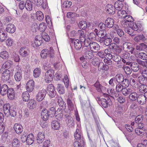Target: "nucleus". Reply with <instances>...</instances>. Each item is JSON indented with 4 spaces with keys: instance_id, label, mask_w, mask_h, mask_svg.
Returning a JSON list of instances; mask_svg holds the SVG:
<instances>
[{
    "instance_id": "nucleus-9",
    "label": "nucleus",
    "mask_w": 147,
    "mask_h": 147,
    "mask_svg": "<svg viewBox=\"0 0 147 147\" xmlns=\"http://www.w3.org/2000/svg\"><path fill=\"white\" fill-rule=\"evenodd\" d=\"M47 93L45 89H42L39 90L36 95V99L37 101L40 102L45 98Z\"/></svg>"
},
{
    "instance_id": "nucleus-47",
    "label": "nucleus",
    "mask_w": 147,
    "mask_h": 147,
    "mask_svg": "<svg viewBox=\"0 0 147 147\" xmlns=\"http://www.w3.org/2000/svg\"><path fill=\"white\" fill-rule=\"evenodd\" d=\"M37 19L39 21H42L43 19L44 16L43 13L40 11H37L36 13Z\"/></svg>"
},
{
    "instance_id": "nucleus-49",
    "label": "nucleus",
    "mask_w": 147,
    "mask_h": 147,
    "mask_svg": "<svg viewBox=\"0 0 147 147\" xmlns=\"http://www.w3.org/2000/svg\"><path fill=\"white\" fill-rule=\"evenodd\" d=\"M93 85L96 88V89L98 92H102L101 88L102 86L100 84L98 81H97Z\"/></svg>"
},
{
    "instance_id": "nucleus-38",
    "label": "nucleus",
    "mask_w": 147,
    "mask_h": 147,
    "mask_svg": "<svg viewBox=\"0 0 147 147\" xmlns=\"http://www.w3.org/2000/svg\"><path fill=\"white\" fill-rule=\"evenodd\" d=\"M22 97L23 101H28L30 99V95L28 91L24 92L22 95Z\"/></svg>"
},
{
    "instance_id": "nucleus-42",
    "label": "nucleus",
    "mask_w": 147,
    "mask_h": 147,
    "mask_svg": "<svg viewBox=\"0 0 147 147\" xmlns=\"http://www.w3.org/2000/svg\"><path fill=\"white\" fill-rule=\"evenodd\" d=\"M0 56L3 59H7L9 57V53L6 51H4L1 52Z\"/></svg>"
},
{
    "instance_id": "nucleus-39",
    "label": "nucleus",
    "mask_w": 147,
    "mask_h": 147,
    "mask_svg": "<svg viewBox=\"0 0 147 147\" xmlns=\"http://www.w3.org/2000/svg\"><path fill=\"white\" fill-rule=\"evenodd\" d=\"M131 57H131V58H133L132 59L133 60V61H131L129 62L131 64H132L133 63H136V64H137L138 63L140 65L143 64H144L145 63V62L144 63L143 61H141L139 59H135V57H132V56H131Z\"/></svg>"
},
{
    "instance_id": "nucleus-21",
    "label": "nucleus",
    "mask_w": 147,
    "mask_h": 147,
    "mask_svg": "<svg viewBox=\"0 0 147 147\" xmlns=\"http://www.w3.org/2000/svg\"><path fill=\"white\" fill-rule=\"evenodd\" d=\"M57 100L58 104L59 106V109L61 110L64 109L66 108V104L63 100L61 97L58 96Z\"/></svg>"
},
{
    "instance_id": "nucleus-4",
    "label": "nucleus",
    "mask_w": 147,
    "mask_h": 147,
    "mask_svg": "<svg viewBox=\"0 0 147 147\" xmlns=\"http://www.w3.org/2000/svg\"><path fill=\"white\" fill-rule=\"evenodd\" d=\"M134 18L130 15H127L125 17L123 20L121 21V25L123 27H127L128 26H131L134 22Z\"/></svg>"
},
{
    "instance_id": "nucleus-1",
    "label": "nucleus",
    "mask_w": 147,
    "mask_h": 147,
    "mask_svg": "<svg viewBox=\"0 0 147 147\" xmlns=\"http://www.w3.org/2000/svg\"><path fill=\"white\" fill-rule=\"evenodd\" d=\"M11 65H2L0 69L2 73V79L3 81H7L9 82V79L10 77V71L9 69L11 67Z\"/></svg>"
},
{
    "instance_id": "nucleus-11",
    "label": "nucleus",
    "mask_w": 147,
    "mask_h": 147,
    "mask_svg": "<svg viewBox=\"0 0 147 147\" xmlns=\"http://www.w3.org/2000/svg\"><path fill=\"white\" fill-rule=\"evenodd\" d=\"M71 42L74 43V48L77 50H79L82 47V42L79 39H75L74 38H70Z\"/></svg>"
},
{
    "instance_id": "nucleus-30",
    "label": "nucleus",
    "mask_w": 147,
    "mask_h": 147,
    "mask_svg": "<svg viewBox=\"0 0 147 147\" xmlns=\"http://www.w3.org/2000/svg\"><path fill=\"white\" fill-rule=\"evenodd\" d=\"M134 40L137 42H139L140 40H142L146 42V41L147 40L145 39L144 36L142 34L138 35L136 36L134 38Z\"/></svg>"
},
{
    "instance_id": "nucleus-44",
    "label": "nucleus",
    "mask_w": 147,
    "mask_h": 147,
    "mask_svg": "<svg viewBox=\"0 0 147 147\" xmlns=\"http://www.w3.org/2000/svg\"><path fill=\"white\" fill-rule=\"evenodd\" d=\"M87 22L84 21L80 22L78 24V26L82 30H84L87 27Z\"/></svg>"
},
{
    "instance_id": "nucleus-58",
    "label": "nucleus",
    "mask_w": 147,
    "mask_h": 147,
    "mask_svg": "<svg viewBox=\"0 0 147 147\" xmlns=\"http://www.w3.org/2000/svg\"><path fill=\"white\" fill-rule=\"evenodd\" d=\"M46 24L42 22L40 23L39 26L38 30L40 32H43L46 30Z\"/></svg>"
},
{
    "instance_id": "nucleus-31",
    "label": "nucleus",
    "mask_w": 147,
    "mask_h": 147,
    "mask_svg": "<svg viewBox=\"0 0 147 147\" xmlns=\"http://www.w3.org/2000/svg\"><path fill=\"white\" fill-rule=\"evenodd\" d=\"M57 90L60 94H63L65 93V90L64 86L61 84H57Z\"/></svg>"
},
{
    "instance_id": "nucleus-24",
    "label": "nucleus",
    "mask_w": 147,
    "mask_h": 147,
    "mask_svg": "<svg viewBox=\"0 0 147 147\" xmlns=\"http://www.w3.org/2000/svg\"><path fill=\"white\" fill-rule=\"evenodd\" d=\"M13 128L15 132L18 134H20L23 131L22 127L19 123L15 124Z\"/></svg>"
},
{
    "instance_id": "nucleus-23",
    "label": "nucleus",
    "mask_w": 147,
    "mask_h": 147,
    "mask_svg": "<svg viewBox=\"0 0 147 147\" xmlns=\"http://www.w3.org/2000/svg\"><path fill=\"white\" fill-rule=\"evenodd\" d=\"M131 93L129 94V98L131 102H134L136 101L138 98V95L137 93L134 91L133 90L131 91Z\"/></svg>"
},
{
    "instance_id": "nucleus-29",
    "label": "nucleus",
    "mask_w": 147,
    "mask_h": 147,
    "mask_svg": "<svg viewBox=\"0 0 147 147\" xmlns=\"http://www.w3.org/2000/svg\"><path fill=\"white\" fill-rule=\"evenodd\" d=\"M137 100L138 102L140 105L144 104L146 102V98H144L143 94H142L138 96Z\"/></svg>"
},
{
    "instance_id": "nucleus-57",
    "label": "nucleus",
    "mask_w": 147,
    "mask_h": 147,
    "mask_svg": "<svg viewBox=\"0 0 147 147\" xmlns=\"http://www.w3.org/2000/svg\"><path fill=\"white\" fill-rule=\"evenodd\" d=\"M41 73V70L38 68L35 69L33 71V76L34 77L36 78L38 77Z\"/></svg>"
},
{
    "instance_id": "nucleus-26",
    "label": "nucleus",
    "mask_w": 147,
    "mask_h": 147,
    "mask_svg": "<svg viewBox=\"0 0 147 147\" xmlns=\"http://www.w3.org/2000/svg\"><path fill=\"white\" fill-rule=\"evenodd\" d=\"M3 107L4 114L6 116L8 117V114H9V112L11 108L10 105L9 103H6L4 104Z\"/></svg>"
},
{
    "instance_id": "nucleus-22",
    "label": "nucleus",
    "mask_w": 147,
    "mask_h": 147,
    "mask_svg": "<svg viewBox=\"0 0 147 147\" xmlns=\"http://www.w3.org/2000/svg\"><path fill=\"white\" fill-rule=\"evenodd\" d=\"M107 12L110 14H114L115 13V9L112 5L108 4L106 7Z\"/></svg>"
},
{
    "instance_id": "nucleus-64",
    "label": "nucleus",
    "mask_w": 147,
    "mask_h": 147,
    "mask_svg": "<svg viewBox=\"0 0 147 147\" xmlns=\"http://www.w3.org/2000/svg\"><path fill=\"white\" fill-rule=\"evenodd\" d=\"M42 38L46 42H48L50 40V38L49 35L47 33L45 32L42 33L41 39Z\"/></svg>"
},
{
    "instance_id": "nucleus-40",
    "label": "nucleus",
    "mask_w": 147,
    "mask_h": 147,
    "mask_svg": "<svg viewBox=\"0 0 147 147\" xmlns=\"http://www.w3.org/2000/svg\"><path fill=\"white\" fill-rule=\"evenodd\" d=\"M7 35L5 32L3 30L0 31V41H4L7 38Z\"/></svg>"
},
{
    "instance_id": "nucleus-48",
    "label": "nucleus",
    "mask_w": 147,
    "mask_h": 147,
    "mask_svg": "<svg viewBox=\"0 0 147 147\" xmlns=\"http://www.w3.org/2000/svg\"><path fill=\"white\" fill-rule=\"evenodd\" d=\"M48 111L50 117H54L57 114V111H56L54 107H51L50 108Z\"/></svg>"
},
{
    "instance_id": "nucleus-45",
    "label": "nucleus",
    "mask_w": 147,
    "mask_h": 147,
    "mask_svg": "<svg viewBox=\"0 0 147 147\" xmlns=\"http://www.w3.org/2000/svg\"><path fill=\"white\" fill-rule=\"evenodd\" d=\"M36 102L33 99H31L29 101L28 104V105L30 109H32L36 107Z\"/></svg>"
},
{
    "instance_id": "nucleus-55",
    "label": "nucleus",
    "mask_w": 147,
    "mask_h": 147,
    "mask_svg": "<svg viewBox=\"0 0 147 147\" xmlns=\"http://www.w3.org/2000/svg\"><path fill=\"white\" fill-rule=\"evenodd\" d=\"M117 13L118 15L120 18L123 19L127 15V13L125 11L122 10L118 11Z\"/></svg>"
},
{
    "instance_id": "nucleus-35",
    "label": "nucleus",
    "mask_w": 147,
    "mask_h": 147,
    "mask_svg": "<svg viewBox=\"0 0 147 147\" xmlns=\"http://www.w3.org/2000/svg\"><path fill=\"white\" fill-rule=\"evenodd\" d=\"M36 5L38 7L41 6V7L45 9L46 7L47 3L46 2H44L43 0H37Z\"/></svg>"
},
{
    "instance_id": "nucleus-16",
    "label": "nucleus",
    "mask_w": 147,
    "mask_h": 147,
    "mask_svg": "<svg viewBox=\"0 0 147 147\" xmlns=\"http://www.w3.org/2000/svg\"><path fill=\"white\" fill-rule=\"evenodd\" d=\"M50 117L48 111L46 109H43L41 112V118L44 121H47Z\"/></svg>"
},
{
    "instance_id": "nucleus-19",
    "label": "nucleus",
    "mask_w": 147,
    "mask_h": 147,
    "mask_svg": "<svg viewBox=\"0 0 147 147\" xmlns=\"http://www.w3.org/2000/svg\"><path fill=\"white\" fill-rule=\"evenodd\" d=\"M9 88L7 85L5 84L3 85L0 88V93L3 96L5 95L8 90Z\"/></svg>"
},
{
    "instance_id": "nucleus-53",
    "label": "nucleus",
    "mask_w": 147,
    "mask_h": 147,
    "mask_svg": "<svg viewBox=\"0 0 147 147\" xmlns=\"http://www.w3.org/2000/svg\"><path fill=\"white\" fill-rule=\"evenodd\" d=\"M12 144L13 147H20V142L18 139L15 138L12 141Z\"/></svg>"
},
{
    "instance_id": "nucleus-10",
    "label": "nucleus",
    "mask_w": 147,
    "mask_h": 147,
    "mask_svg": "<svg viewBox=\"0 0 147 147\" xmlns=\"http://www.w3.org/2000/svg\"><path fill=\"white\" fill-rule=\"evenodd\" d=\"M35 3L34 0H27L26 2V8L28 11H31L32 8L35 5Z\"/></svg>"
},
{
    "instance_id": "nucleus-54",
    "label": "nucleus",
    "mask_w": 147,
    "mask_h": 147,
    "mask_svg": "<svg viewBox=\"0 0 147 147\" xmlns=\"http://www.w3.org/2000/svg\"><path fill=\"white\" fill-rule=\"evenodd\" d=\"M123 4H120L117 2H116L115 3L114 7L115 10H116L119 11L121 10L123 7Z\"/></svg>"
},
{
    "instance_id": "nucleus-36",
    "label": "nucleus",
    "mask_w": 147,
    "mask_h": 147,
    "mask_svg": "<svg viewBox=\"0 0 147 147\" xmlns=\"http://www.w3.org/2000/svg\"><path fill=\"white\" fill-rule=\"evenodd\" d=\"M63 110H61L58 108L57 111L56 115H55L56 118L58 120H60L62 118L63 116Z\"/></svg>"
},
{
    "instance_id": "nucleus-50",
    "label": "nucleus",
    "mask_w": 147,
    "mask_h": 147,
    "mask_svg": "<svg viewBox=\"0 0 147 147\" xmlns=\"http://www.w3.org/2000/svg\"><path fill=\"white\" fill-rule=\"evenodd\" d=\"M49 51L48 49H43L41 52L40 56L42 58H45L48 56Z\"/></svg>"
},
{
    "instance_id": "nucleus-43",
    "label": "nucleus",
    "mask_w": 147,
    "mask_h": 147,
    "mask_svg": "<svg viewBox=\"0 0 147 147\" xmlns=\"http://www.w3.org/2000/svg\"><path fill=\"white\" fill-rule=\"evenodd\" d=\"M105 54L106 55V56L107 57L108 59H111L112 57V53L111 49H106L104 51Z\"/></svg>"
},
{
    "instance_id": "nucleus-2",
    "label": "nucleus",
    "mask_w": 147,
    "mask_h": 147,
    "mask_svg": "<svg viewBox=\"0 0 147 147\" xmlns=\"http://www.w3.org/2000/svg\"><path fill=\"white\" fill-rule=\"evenodd\" d=\"M50 65H45L44 68L45 70H48L46 72L45 75V82L48 83L51 82L53 80L54 71L52 69H49Z\"/></svg>"
},
{
    "instance_id": "nucleus-63",
    "label": "nucleus",
    "mask_w": 147,
    "mask_h": 147,
    "mask_svg": "<svg viewBox=\"0 0 147 147\" xmlns=\"http://www.w3.org/2000/svg\"><path fill=\"white\" fill-rule=\"evenodd\" d=\"M106 30H100L97 36L98 37H106Z\"/></svg>"
},
{
    "instance_id": "nucleus-61",
    "label": "nucleus",
    "mask_w": 147,
    "mask_h": 147,
    "mask_svg": "<svg viewBox=\"0 0 147 147\" xmlns=\"http://www.w3.org/2000/svg\"><path fill=\"white\" fill-rule=\"evenodd\" d=\"M98 68L100 71H107L109 68L108 65H98Z\"/></svg>"
},
{
    "instance_id": "nucleus-12",
    "label": "nucleus",
    "mask_w": 147,
    "mask_h": 147,
    "mask_svg": "<svg viewBox=\"0 0 147 147\" xmlns=\"http://www.w3.org/2000/svg\"><path fill=\"white\" fill-rule=\"evenodd\" d=\"M90 47L91 51L94 53L97 52L100 49V46L97 43L92 42Z\"/></svg>"
},
{
    "instance_id": "nucleus-52",
    "label": "nucleus",
    "mask_w": 147,
    "mask_h": 147,
    "mask_svg": "<svg viewBox=\"0 0 147 147\" xmlns=\"http://www.w3.org/2000/svg\"><path fill=\"white\" fill-rule=\"evenodd\" d=\"M67 120V123L69 126H73L74 125V120L70 116L68 115L66 117Z\"/></svg>"
},
{
    "instance_id": "nucleus-33",
    "label": "nucleus",
    "mask_w": 147,
    "mask_h": 147,
    "mask_svg": "<svg viewBox=\"0 0 147 147\" xmlns=\"http://www.w3.org/2000/svg\"><path fill=\"white\" fill-rule=\"evenodd\" d=\"M51 126L53 129L58 130L60 128V124L58 121L56 120H53L52 122Z\"/></svg>"
},
{
    "instance_id": "nucleus-60",
    "label": "nucleus",
    "mask_w": 147,
    "mask_h": 147,
    "mask_svg": "<svg viewBox=\"0 0 147 147\" xmlns=\"http://www.w3.org/2000/svg\"><path fill=\"white\" fill-rule=\"evenodd\" d=\"M121 84L124 88H127L129 86V80L127 78L124 79L121 82Z\"/></svg>"
},
{
    "instance_id": "nucleus-62",
    "label": "nucleus",
    "mask_w": 147,
    "mask_h": 147,
    "mask_svg": "<svg viewBox=\"0 0 147 147\" xmlns=\"http://www.w3.org/2000/svg\"><path fill=\"white\" fill-rule=\"evenodd\" d=\"M145 129L136 128L135 129L136 133L138 135H143L144 134Z\"/></svg>"
},
{
    "instance_id": "nucleus-8",
    "label": "nucleus",
    "mask_w": 147,
    "mask_h": 147,
    "mask_svg": "<svg viewBox=\"0 0 147 147\" xmlns=\"http://www.w3.org/2000/svg\"><path fill=\"white\" fill-rule=\"evenodd\" d=\"M47 91V93L51 98L54 97L56 93L54 86L52 84H50L48 86Z\"/></svg>"
},
{
    "instance_id": "nucleus-20",
    "label": "nucleus",
    "mask_w": 147,
    "mask_h": 147,
    "mask_svg": "<svg viewBox=\"0 0 147 147\" xmlns=\"http://www.w3.org/2000/svg\"><path fill=\"white\" fill-rule=\"evenodd\" d=\"M107 28H111L114 26V20L111 18H108L105 21Z\"/></svg>"
},
{
    "instance_id": "nucleus-51",
    "label": "nucleus",
    "mask_w": 147,
    "mask_h": 147,
    "mask_svg": "<svg viewBox=\"0 0 147 147\" xmlns=\"http://www.w3.org/2000/svg\"><path fill=\"white\" fill-rule=\"evenodd\" d=\"M67 103L69 110H72L74 109V105L70 98L68 97L67 99Z\"/></svg>"
},
{
    "instance_id": "nucleus-59",
    "label": "nucleus",
    "mask_w": 147,
    "mask_h": 147,
    "mask_svg": "<svg viewBox=\"0 0 147 147\" xmlns=\"http://www.w3.org/2000/svg\"><path fill=\"white\" fill-rule=\"evenodd\" d=\"M81 42H84V45L86 47L89 46V47L91 45V44L92 42L91 40L89 38H86L84 39V40L83 41Z\"/></svg>"
},
{
    "instance_id": "nucleus-17",
    "label": "nucleus",
    "mask_w": 147,
    "mask_h": 147,
    "mask_svg": "<svg viewBox=\"0 0 147 147\" xmlns=\"http://www.w3.org/2000/svg\"><path fill=\"white\" fill-rule=\"evenodd\" d=\"M45 137L44 132H40L38 133L36 137V140L37 143L39 144H41L43 141Z\"/></svg>"
},
{
    "instance_id": "nucleus-18",
    "label": "nucleus",
    "mask_w": 147,
    "mask_h": 147,
    "mask_svg": "<svg viewBox=\"0 0 147 147\" xmlns=\"http://www.w3.org/2000/svg\"><path fill=\"white\" fill-rule=\"evenodd\" d=\"M16 30V27L15 26L12 24H8L6 28V31L11 34L14 33Z\"/></svg>"
},
{
    "instance_id": "nucleus-6",
    "label": "nucleus",
    "mask_w": 147,
    "mask_h": 147,
    "mask_svg": "<svg viewBox=\"0 0 147 147\" xmlns=\"http://www.w3.org/2000/svg\"><path fill=\"white\" fill-rule=\"evenodd\" d=\"M124 50L127 51L131 54L134 53L135 52V48L133 47L132 44L129 42H125L124 43L123 45Z\"/></svg>"
},
{
    "instance_id": "nucleus-27",
    "label": "nucleus",
    "mask_w": 147,
    "mask_h": 147,
    "mask_svg": "<svg viewBox=\"0 0 147 147\" xmlns=\"http://www.w3.org/2000/svg\"><path fill=\"white\" fill-rule=\"evenodd\" d=\"M134 54L137 57H139L143 60L147 59V55L144 53H139L137 51L135 52Z\"/></svg>"
},
{
    "instance_id": "nucleus-14",
    "label": "nucleus",
    "mask_w": 147,
    "mask_h": 147,
    "mask_svg": "<svg viewBox=\"0 0 147 147\" xmlns=\"http://www.w3.org/2000/svg\"><path fill=\"white\" fill-rule=\"evenodd\" d=\"M29 52V49L26 47H22L19 51L20 55L23 57L27 56L28 55Z\"/></svg>"
},
{
    "instance_id": "nucleus-28",
    "label": "nucleus",
    "mask_w": 147,
    "mask_h": 147,
    "mask_svg": "<svg viewBox=\"0 0 147 147\" xmlns=\"http://www.w3.org/2000/svg\"><path fill=\"white\" fill-rule=\"evenodd\" d=\"M77 36H78L79 40L81 42L83 41L86 38L85 33L84 31L80 30H78Z\"/></svg>"
},
{
    "instance_id": "nucleus-13",
    "label": "nucleus",
    "mask_w": 147,
    "mask_h": 147,
    "mask_svg": "<svg viewBox=\"0 0 147 147\" xmlns=\"http://www.w3.org/2000/svg\"><path fill=\"white\" fill-rule=\"evenodd\" d=\"M34 82L33 80L28 81L26 83V87L27 90L29 92H32L34 89Z\"/></svg>"
},
{
    "instance_id": "nucleus-56",
    "label": "nucleus",
    "mask_w": 147,
    "mask_h": 147,
    "mask_svg": "<svg viewBox=\"0 0 147 147\" xmlns=\"http://www.w3.org/2000/svg\"><path fill=\"white\" fill-rule=\"evenodd\" d=\"M119 129L121 131L123 134H124L125 137L127 138V140H128V141L130 142L131 141V134H127L123 130V128L122 126H119L118 127Z\"/></svg>"
},
{
    "instance_id": "nucleus-7",
    "label": "nucleus",
    "mask_w": 147,
    "mask_h": 147,
    "mask_svg": "<svg viewBox=\"0 0 147 147\" xmlns=\"http://www.w3.org/2000/svg\"><path fill=\"white\" fill-rule=\"evenodd\" d=\"M74 136L76 140L80 141L81 144L84 143V139L82 136L80 129L79 127H77L76 132L74 134Z\"/></svg>"
},
{
    "instance_id": "nucleus-37",
    "label": "nucleus",
    "mask_w": 147,
    "mask_h": 147,
    "mask_svg": "<svg viewBox=\"0 0 147 147\" xmlns=\"http://www.w3.org/2000/svg\"><path fill=\"white\" fill-rule=\"evenodd\" d=\"M132 89L131 88H126L123 87V90L121 92L124 96H127L131 92V91H132Z\"/></svg>"
},
{
    "instance_id": "nucleus-41",
    "label": "nucleus",
    "mask_w": 147,
    "mask_h": 147,
    "mask_svg": "<svg viewBox=\"0 0 147 147\" xmlns=\"http://www.w3.org/2000/svg\"><path fill=\"white\" fill-rule=\"evenodd\" d=\"M14 78L15 80L17 82L20 81L22 78V74L20 71L17 72L14 75Z\"/></svg>"
},
{
    "instance_id": "nucleus-32",
    "label": "nucleus",
    "mask_w": 147,
    "mask_h": 147,
    "mask_svg": "<svg viewBox=\"0 0 147 147\" xmlns=\"http://www.w3.org/2000/svg\"><path fill=\"white\" fill-rule=\"evenodd\" d=\"M34 141V137L32 134H29L28 136L27 139L26 141L28 145H30L33 143Z\"/></svg>"
},
{
    "instance_id": "nucleus-46",
    "label": "nucleus",
    "mask_w": 147,
    "mask_h": 147,
    "mask_svg": "<svg viewBox=\"0 0 147 147\" xmlns=\"http://www.w3.org/2000/svg\"><path fill=\"white\" fill-rule=\"evenodd\" d=\"M115 78L118 83H121L124 79V77L121 74H117L116 75Z\"/></svg>"
},
{
    "instance_id": "nucleus-25",
    "label": "nucleus",
    "mask_w": 147,
    "mask_h": 147,
    "mask_svg": "<svg viewBox=\"0 0 147 147\" xmlns=\"http://www.w3.org/2000/svg\"><path fill=\"white\" fill-rule=\"evenodd\" d=\"M7 94L9 99L13 100L14 98L15 93L14 89L13 88H9Z\"/></svg>"
},
{
    "instance_id": "nucleus-15",
    "label": "nucleus",
    "mask_w": 147,
    "mask_h": 147,
    "mask_svg": "<svg viewBox=\"0 0 147 147\" xmlns=\"http://www.w3.org/2000/svg\"><path fill=\"white\" fill-rule=\"evenodd\" d=\"M131 26H129L130 28H131L132 30L138 32H140L142 30V28L141 24H136L134 22L132 23Z\"/></svg>"
},
{
    "instance_id": "nucleus-34",
    "label": "nucleus",
    "mask_w": 147,
    "mask_h": 147,
    "mask_svg": "<svg viewBox=\"0 0 147 147\" xmlns=\"http://www.w3.org/2000/svg\"><path fill=\"white\" fill-rule=\"evenodd\" d=\"M17 109L15 107H11V108L9 111V114H8V116L9 115L11 116V117H15L17 113Z\"/></svg>"
},
{
    "instance_id": "nucleus-3",
    "label": "nucleus",
    "mask_w": 147,
    "mask_h": 147,
    "mask_svg": "<svg viewBox=\"0 0 147 147\" xmlns=\"http://www.w3.org/2000/svg\"><path fill=\"white\" fill-rule=\"evenodd\" d=\"M85 57H82L80 58V63L82 64H87L88 63L89 60L93 56V53L91 51L87 50L84 53Z\"/></svg>"
},
{
    "instance_id": "nucleus-5",
    "label": "nucleus",
    "mask_w": 147,
    "mask_h": 147,
    "mask_svg": "<svg viewBox=\"0 0 147 147\" xmlns=\"http://www.w3.org/2000/svg\"><path fill=\"white\" fill-rule=\"evenodd\" d=\"M96 100L99 104L102 107L106 108L108 107L110 102H111V99L109 98L107 99L101 98L99 97H97Z\"/></svg>"
}]
</instances>
